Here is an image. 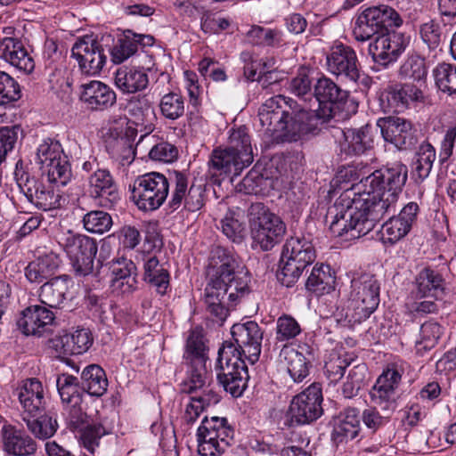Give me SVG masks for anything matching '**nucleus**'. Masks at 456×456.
I'll list each match as a JSON object with an SVG mask.
<instances>
[{
  "label": "nucleus",
  "mask_w": 456,
  "mask_h": 456,
  "mask_svg": "<svg viewBox=\"0 0 456 456\" xmlns=\"http://www.w3.org/2000/svg\"><path fill=\"white\" fill-rule=\"evenodd\" d=\"M53 320L54 315L52 311L40 305H32L22 312L17 326L25 335L41 336Z\"/></svg>",
  "instance_id": "29"
},
{
  "label": "nucleus",
  "mask_w": 456,
  "mask_h": 456,
  "mask_svg": "<svg viewBox=\"0 0 456 456\" xmlns=\"http://www.w3.org/2000/svg\"><path fill=\"white\" fill-rule=\"evenodd\" d=\"M233 433L225 418L205 417L197 431L199 453L201 456L222 454L230 446Z\"/></svg>",
  "instance_id": "10"
},
{
  "label": "nucleus",
  "mask_w": 456,
  "mask_h": 456,
  "mask_svg": "<svg viewBox=\"0 0 456 456\" xmlns=\"http://www.w3.org/2000/svg\"><path fill=\"white\" fill-rule=\"evenodd\" d=\"M401 373L395 368H387L378 378L370 391L372 406L365 409L361 419L364 425L376 431L385 426L395 408V390L401 381Z\"/></svg>",
  "instance_id": "6"
},
{
  "label": "nucleus",
  "mask_w": 456,
  "mask_h": 456,
  "mask_svg": "<svg viewBox=\"0 0 456 456\" xmlns=\"http://www.w3.org/2000/svg\"><path fill=\"white\" fill-rule=\"evenodd\" d=\"M170 177L158 172H151L138 176L133 186L132 197L137 207L143 211L158 209L166 201Z\"/></svg>",
  "instance_id": "9"
},
{
  "label": "nucleus",
  "mask_w": 456,
  "mask_h": 456,
  "mask_svg": "<svg viewBox=\"0 0 456 456\" xmlns=\"http://www.w3.org/2000/svg\"><path fill=\"white\" fill-rule=\"evenodd\" d=\"M378 126L385 141L393 143L400 150H407L415 145L417 140L411 123L398 117H387L379 119Z\"/></svg>",
  "instance_id": "22"
},
{
  "label": "nucleus",
  "mask_w": 456,
  "mask_h": 456,
  "mask_svg": "<svg viewBox=\"0 0 456 456\" xmlns=\"http://www.w3.org/2000/svg\"><path fill=\"white\" fill-rule=\"evenodd\" d=\"M37 159L40 169L48 181L59 185H66L71 178V170L62 147L58 141L46 139L37 150Z\"/></svg>",
  "instance_id": "12"
},
{
  "label": "nucleus",
  "mask_w": 456,
  "mask_h": 456,
  "mask_svg": "<svg viewBox=\"0 0 456 456\" xmlns=\"http://www.w3.org/2000/svg\"><path fill=\"white\" fill-rule=\"evenodd\" d=\"M398 76L402 79L426 81L428 67L425 59L416 53L409 54L399 67Z\"/></svg>",
  "instance_id": "49"
},
{
  "label": "nucleus",
  "mask_w": 456,
  "mask_h": 456,
  "mask_svg": "<svg viewBox=\"0 0 456 456\" xmlns=\"http://www.w3.org/2000/svg\"><path fill=\"white\" fill-rule=\"evenodd\" d=\"M155 39L151 35L137 34L130 29L124 31L122 37L118 38L114 46L110 50L111 61L119 64L133 56L139 46H151Z\"/></svg>",
  "instance_id": "27"
},
{
  "label": "nucleus",
  "mask_w": 456,
  "mask_h": 456,
  "mask_svg": "<svg viewBox=\"0 0 456 456\" xmlns=\"http://www.w3.org/2000/svg\"><path fill=\"white\" fill-rule=\"evenodd\" d=\"M56 387L63 403H82L85 392L83 387L79 386L77 377L61 374L56 379Z\"/></svg>",
  "instance_id": "48"
},
{
  "label": "nucleus",
  "mask_w": 456,
  "mask_h": 456,
  "mask_svg": "<svg viewBox=\"0 0 456 456\" xmlns=\"http://www.w3.org/2000/svg\"><path fill=\"white\" fill-rule=\"evenodd\" d=\"M148 84V75L142 69L123 66L116 71L115 85L125 94L144 90Z\"/></svg>",
  "instance_id": "39"
},
{
  "label": "nucleus",
  "mask_w": 456,
  "mask_h": 456,
  "mask_svg": "<svg viewBox=\"0 0 456 456\" xmlns=\"http://www.w3.org/2000/svg\"><path fill=\"white\" fill-rule=\"evenodd\" d=\"M19 131V126L0 128V164L5 159L7 153L13 149L18 140Z\"/></svg>",
  "instance_id": "63"
},
{
  "label": "nucleus",
  "mask_w": 456,
  "mask_h": 456,
  "mask_svg": "<svg viewBox=\"0 0 456 456\" xmlns=\"http://www.w3.org/2000/svg\"><path fill=\"white\" fill-rule=\"evenodd\" d=\"M402 23L401 16L392 7L373 6L358 16L353 33L357 41L364 42L384 33L387 27H400Z\"/></svg>",
  "instance_id": "11"
},
{
  "label": "nucleus",
  "mask_w": 456,
  "mask_h": 456,
  "mask_svg": "<svg viewBox=\"0 0 456 456\" xmlns=\"http://www.w3.org/2000/svg\"><path fill=\"white\" fill-rule=\"evenodd\" d=\"M59 244L69 257L77 273L87 275L93 272L94 260L97 253L95 240L68 231L61 236Z\"/></svg>",
  "instance_id": "13"
},
{
  "label": "nucleus",
  "mask_w": 456,
  "mask_h": 456,
  "mask_svg": "<svg viewBox=\"0 0 456 456\" xmlns=\"http://www.w3.org/2000/svg\"><path fill=\"white\" fill-rule=\"evenodd\" d=\"M417 298L435 297L444 291V279L436 270L423 268L415 279Z\"/></svg>",
  "instance_id": "41"
},
{
  "label": "nucleus",
  "mask_w": 456,
  "mask_h": 456,
  "mask_svg": "<svg viewBox=\"0 0 456 456\" xmlns=\"http://www.w3.org/2000/svg\"><path fill=\"white\" fill-rule=\"evenodd\" d=\"M83 224L86 231L102 234L110 230L113 222L109 213L102 210H93L84 216Z\"/></svg>",
  "instance_id": "55"
},
{
  "label": "nucleus",
  "mask_w": 456,
  "mask_h": 456,
  "mask_svg": "<svg viewBox=\"0 0 456 456\" xmlns=\"http://www.w3.org/2000/svg\"><path fill=\"white\" fill-rule=\"evenodd\" d=\"M20 98V89L17 81L0 70V106H5Z\"/></svg>",
  "instance_id": "58"
},
{
  "label": "nucleus",
  "mask_w": 456,
  "mask_h": 456,
  "mask_svg": "<svg viewBox=\"0 0 456 456\" xmlns=\"http://www.w3.org/2000/svg\"><path fill=\"white\" fill-rule=\"evenodd\" d=\"M71 55L87 75L99 74L107 60L102 45L91 36L78 39L72 46Z\"/></svg>",
  "instance_id": "20"
},
{
  "label": "nucleus",
  "mask_w": 456,
  "mask_h": 456,
  "mask_svg": "<svg viewBox=\"0 0 456 456\" xmlns=\"http://www.w3.org/2000/svg\"><path fill=\"white\" fill-rule=\"evenodd\" d=\"M0 58L25 73L32 72L35 68L34 61L22 43L13 37L0 41Z\"/></svg>",
  "instance_id": "30"
},
{
  "label": "nucleus",
  "mask_w": 456,
  "mask_h": 456,
  "mask_svg": "<svg viewBox=\"0 0 456 456\" xmlns=\"http://www.w3.org/2000/svg\"><path fill=\"white\" fill-rule=\"evenodd\" d=\"M370 126L366 125L360 128L338 130L342 139L338 142L339 154L352 157L363 154L371 148Z\"/></svg>",
  "instance_id": "26"
},
{
  "label": "nucleus",
  "mask_w": 456,
  "mask_h": 456,
  "mask_svg": "<svg viewBox=\"0 0 456 456\" xmlns=\"http://www.w3.org/2000/svg\"><path fill=\"white\" fill-rule=\"evenodd\" d=\"M301 333V328L296 319L283 314L276 322V340L287 342Z\"/></svg>",
  "instance_id": "60"
},
{
  "label": "nucleus",
  "mask_w": 456,
  "mask_h": 456,
  "mask_svg": "<svg viewBox=\"0 0 456 456\" xmlns=\"http://www.w3.org/2000/svg\"><path fill=\"white\" fill-rule=\"evenodd\" d=\"M348 93L338 86L332 79L322 77L314 85V105L330 104L335 105L346 100Z\"/></svg>",
  "instance_id": "38"
},
{
  "label": "nucleus",
  "mask_w": 456,
  "mask_h": 456,
  "mask_svg": "<svg viewBox=\"0 0 456 456\" xmlns=\"http://www.w3.org/2000/svg\"><path fill=\"white\" fill-rule=\"evenodd\" d=\"M314 86L308 74L305 69H301L298 73L290 80L289 89L291 94L297 97L304 99L305 101L313 100L312 89Z\"/></svg>",
  "instance_id": "61"
},
{
  "label": "nucleus",
  "mask_w": 456,
  "mask_h": 456,
  "mask_svg": "<svg viewBox=\"0 0 456 456\" xmlns=\"http://www.w3.org/2000/svg\"><path fill=\"white\" fill-rule=\"evenodd\" d=\"M409 44V36L387 29L370 44L369 53L376 64L387 68L397 61Z\"/></svg>",
  "instance_id": "15"
},
{
  "label": "nucleus",
  "mask_w": 456,
  "mask_h": 456,
  "mask_svg": "<svg viewBox=\"0 0 456 456\" xmlns=\"http://www.w3.org/2000/svg\"><path fill=\"white\" fill-rule=\"evenodd\" d=\"M28 429L37 437L42 440L50 438L57 429V422L51 416L43 413L31 414L22 417Z\"/></svg>",
  "instance_id": "47"
},
{
  "label": "nucleus",
  "mask_w": 456,
  "mask_h": 456,
  "mask_svg": "<svg viewBox=\"0 0 456 456\" xmlns=\"http://www.w3.org/2000/svg\"><path fill=\"white\" fill-rule=\"evenodd\" d=\"M335 276L329 265H314L308 276L305 288L308 291L321 296L330 293L334 289Z\"/></svg>",
  "instance_id": "43"
},
{
  "label": "nucleus",
  "mask_w": 456,
  "mask_h": 456,
  "mask_svg": "<svg viewBox=\"0 0 456 456\" xmlns=\"http://www.w3.org/2000/svg\"><path fill=\"white\" fill-rule=\"evenodd\" d=\"M60 264L59 256L51 252L30 262L25 269V275L30 282L40 283L52 276Z\"/></svg>",
  "instance_id": "40"
},
{
  "label": "nucleus",
  "mask_w": 456,
  "mask_h": 456,
  "mask_svg": "<svg viewBox=\"0 0 456 456\" xmlns=\"http://www.w3.org/2000/svg\"><path fill=\"white\" fill-rule=\"evenodd\" d=\"M435 159L434 147L430 143L423 142L419 146L412 162L413 176L420 182L426 179L431 172Z\"/></svg>",
  "instance_id": "46"
},
{
  "label": "nucleus",
  "mask_w": 456,
  "mask_h": 456,
  "mask_svg": "<svg viewBox=\"0 0 456 456\" xmlns=\"http://www.w3.org/2000/svg\"><path fill=\"white\" fill-rule=\"evenodd\" d=\"M328 70L343 78L356 82L360 77L359 62L355 51L348 45L338 44L327 55Z\"/></svg>",
  "instance_id": "21"
},
{
  "label": "nucleus",
  "mask_w": 456,
  "mask_h": 456,
  "mask_svg": "<svg viewBox=\"0 0 456 456\" xmlns=\"http://www.w3.org/2000/svg\"><path fill=\"white\" fill-rule=\"evenodd\" d=\"M253 162L251 140L244 126L230 132L228 145L213 151L208 162L211 177L237 176Z\"/></svg>",
  "instance_id": "5"
},
{
  "label": "nucleus",
  "mask_w": 456,
  "mask_h": 456,
  "mask_svg": "<svg viewBox=\"0 0 456 456\" xmlns=\"http://www.w3.org/2000/svg\"><path fill=\"white\" fill-rule=\"evenodd\" d=\"M315 257V249L309 240L305 237L288 239L283 245L277 279L282 285L292 287L303 271L314 262Z\"/></svg>",
  "instance_id": "7"
},
{
  "label": "nucleus",
  "mask_w": 456,
  "mask_h": 456,
  "mask_svg": "<svg viewBox=\"0 0 456 456\" xmlns=\"http://www.w3.org/2000/svg\"><path fill=\"white\" fill-rule=\"evenodd\" d=\"M361 429L360 412L355 408H346L338 416L331 434L336 444L353 440Z\"/></svg>",
  "instance_id": "33"
},
{
  "label": "nucleus",
  "mask_w": 456,
  "mask_h": 456,
  "mask_svg": "<svg viewBox=\"0 0 456 456\" xmlns=\"http://www.w3.org/2000/svg\"><path fill=\"white\" fill-rule=\"evenodd\" d=\"M172 186L168 208L178 209L182 204L191 212L200 210L204 206V189L201 184L192 183L188 189V176L180 171L170 174Z\"/></svg>",
  "instance_id": "16"
},
{
  "label": "nucleus",
  "mask_w": 456,
  "mask_h": 456,
  "mask_svg": "<svg viewBox=\"0 0 456 456\" xmlns=\"http://www.w3.org/2000/svg\"><path fill=\"white\" fill-rule=\"evenodd\" d=\"M186 354L191 364L207 363V347L200 333L193 331L190 334L186 344Z\"/></svg>",
  "instance_id": "59"
},
{
  "label": "nucleus",
  "mask_w": 456,
  "mask_h": 456,
  "mask_svg": "<svg viewBox=\"0 0 456 456\" xmlns=\"http://www.w3.org/2000/svg\"><path fill=\"white\" fill-rule=\"evenodd\" d=\"M322 394L318 385H312L296 395L286 413L289 426L312 423L321 417Z\"/></svg>",
  "instance_id": "14"
},
{
  "label": "nucleus",
  "mask_w": 456,
  "mask_h": 456,
  "mask_svg": "<svg viewBox=\"0 0 456 456\" xmlns=\"http://www.w3.org/2000/svg\"><path fill=\"white\" fill-rule=\"evenodd\" d=\"M419 210V205L416 202H409L402 208L397 216H390L382 226L383 239L395 244L405 237L416 221Z\"/></svg>",
  "instance_id": "24"
},
{
  "label": "nucleus",
  "mask_w": 456,
  "mask_h": 456,
  "mask_svg": "<svg viewBox=\"0 0 456 456\" xmlns=\"http://www.w3.org/2000/svg\"><path fill=\"white\" fill-rule=\"evenodd\" d=\"M222 232L232 242L240 243L246 237V224L241 211L229 209L220 220Z\"/></svg>",
  "instance_id": "44"
},
{
  "label": "nucleus",
  "mask_w": 456,
  "mask_h": 456,
  "mask_svg": "<svg viewBox=\"0 0 456 456\" xmlns=\"http://www.w3.org/2000/svg\"><path fill=\"white\" fill-rule=\"evenodd\" d=\"M350 354H340L337 352L330 354L324 364V373L330 383H337L345 374V370L352 363Z\"/></svg>",
  "instance_id": "51"
},
{
  "label": "nucleus",
  "mask_w": 456,
  "mask_h": 456,
  "mask_svg": "<svg viewBox=\"0 0 456 456\" xmlns=\"http://www.w3.org/2000/svg\"><path fill=\"white\" fill-rule=\"evenodd\" d=\"M106 149L111 159L121 166H129L135 158L134 138L131 134L114 136L112 134L106 141Z\"/></svg>",
  "instance_id": "37"
},
{
  "label": "nucleus",
  "mask_w": 456,
  "mask_h": 456,
  "mask_svg": "<svg viewBox=\"0 0 456 456\" xmlns=\"http://www.w3.org/2000/svg\"><path fill=\"white\" fill-rule=\"evenodd\" d=\"M88 193L103 208H111L119 200L118 191L109 170L96 168L88 177Z\"/></svg>",
  "instance_id": "23"
},
{
  "label": "nucleus",
  "mask_w": 456,
  "mask_h": 456,
  "mask_svg": "<svg viewBox=\"0 0 456 456\" xmlns=\"http://www.w3.org/2000/svg\"><path fill=\"white\" fill-rule=\"evenodd\" d=\"M93 344V336L88 329L78 328L71 333L64 334L54 342L56 350L63 355H75L86 353Z\"/></svg>",
  "instance_id": "34"
},
{
  "label": "nucleus",
  "mask_w": 456,
  "mask_h": 456,
  "mask_svg": "<svg viewBox=\"0 0 456 456\" xmlns=\"http://www.w3.org/2000/svg\"><path fill=\"white\" fill-rule=\"evenodd\" d=\"M18 397L22 407L21 417L45 411L43 386L37 379L26 380L20 387Z\"/></svg>",
  "instance_id": "32"
},
{
  "label": "nucleus",
  "mask_w": 456,
  "mask_h": 456,
  "mask_svg": "<svg viewBox=\"0 0 456 456\" xmlns=\"http://www.w3.org/2000/svg\"><path fill=\"white\" fill-rule=\"evenodd\" d=\"M2 436L3 448L10 455L30 456L37 451V443L28 435L12 426L4 427Z\"/></svg>",
  "instance_id": "31"
},
{
  "label": "nucleus",
  "mask_w": 456,
  "mask_h": 456,
  "mask_svg": "<svg viewBox=\"0 0 456 456\" xmlns=\"http://www.w3.org/2000/svg\"><path fill=\"white\" fill-rule=\"evenodd\" d=\"M368 369L365 364H357L348 372L346 379L342 386V394L346 398L357 395L361 387L365 384Z\"/></svg>",
  "instance_id": "54"
},
{
  "label": "nucleus",
  "mask_w": 456,
  "mask_h": 456,
  "mask_svg": "<svg viewBox=\"0 0 456 456\" xmlns=\"http://www.w3.org/2000/svg\"><path fill=\"white\" fill-rule=\"evenodd\" d=\"M14 178L19 191L38 208L49 210L60 206V196L53 188L45 186L36 176L16 168Z\"/></svg>",
  "instance_id": "17"
},
{
  "label": "nucleus",
  "mask_w": 456,
  "mask_h": 456,
  "mask_svg": "<svg viewBox=\"0 0 456 456\" xmlns=\"http://www.w3.org/2000/svg\"><path fill=\"white\" fill-rule=\"evenodd\" d=\"M80 99L88 109L103 110L116 102L117 96L109 86L101 81L93 80L81 85Z\"/></svg>",
  "instance_id": "28"
},
{
  "label": "nucleus",
  "mask_w": 456,
  "mask_h": 456,
  "mask_svg": "<svg viewBox=\"0 0 456 456\" xmlns=\"http://www.w3.org/2000/svg\"><path fill=\"white\" fill-rule=\"evenodd\" d=\"M250 42L254 45H265L269 46L279 45L282 41V35L280 31L264 28L259 26H253L247 34Z\"/></svg>",
  "instance_id": "57"
},
{
  "label": "nucleus",
  "mask_w": 456,
  "mask_h": 456,
  "mask_svg": "<svg viewBox=\"0 0 456 456\" xmlns=\"http://www.w3.org/2000/svg\"><path fill=\"white\" fill-rule=\"evenodd\" d=\"M436 86L449 95L456 94V67L452 64L442 62L433 69Z\"/></svg>",
  "instance_id": "50"
},
{
  "label": "nucleus",
  "mask_w": 456,
  "mask_h": 456,
  "mask_svg": "<svg viewBox=\"0 0 456 456\" xmlns=\"http://www.w3.org/2000/svg\"><path fill=\"white\" fill-rule=\"evenodd\" d=\"M280 359L286 364L293 380L300 382L308 375V364L314 359V354L306 344L299 345L297 348L285 345L281 350Z\"/></svg>",
  "instance_id": "25"
},
{
  "label": "nucleus",
  "mask_w": 456,
  "mask_h": 456,
  "mask_svg": "<svg viewBox=\"0 0 456 456\" xmlns=\"http://www.w3.org/2000/svg\"><path fill=\"white\" fill-rule=\"evenodd\" d=\"M161 114L169 120H175L184 113L183 98L175 93H168L162 96L159 102Z\"/></svg>",
  "instance_id": "56"
},
{
  "label": "nucleus",
  "mask_w": 456,
  "mask_h": 456,
  "mask_svg": "<svg viewBox=\"0 0 456 456\" xmlns=\"http://www.w3.org/2000/svg\"><path fill=\"white\" fill-rule=\"evenodd\" d=\"M84 392L94 396H102L108 387L105 371L99 365L92 364L86 367L81 374Z\"/></svg>",
  "instance_id": "45"
},
{
  "label": "nucleus",
  "mask_w": 456,
  "mask_h": 456,
  "mask_svg": "<svg viewBox=\"0 0 456 456\" xmlns=\"http://www.w3.org/2000/svg\"><path fill=\"white\" fill-rule=\"evenodd\" d=\"M408 177V168L401 162H395L387 167L375 170L370 175L361 180L364 188L392 192L398 199Z\"/></svg>",
  "instance_id": "18"
},
{
  "label": "nucleus",
  "mask_w": 456,
  "mask_h": 456,
  "mask_svg": "<svg viewBox=\"0 0 456 456\" xmlns=\"http://www.w3.org/2000/svg\"><path fill=\"white\" fill-rule=\"evenodd\" d=\"M352 299L370 305V307L379 304V283L374 275L363 273L354 278L351 282Z\"/></svg>",
  "instance_id": "36"
},
{
  "label": "nucleus",
  "mask_w": 456,
  "mask_h": 456,
  "mask_svg": "<svg viewBox=\"0 0 456 456\" xmlns=\"http://www.w3.org/2000/svg\"><path fill=\"white\" fill-rule=\"evenodd\" d=\"M398 199L392 192L364 188L363 192L346 191L329 209L330 230L335 237L352 240L368 234L377 222L395 214Z\"/></svg>",
  "instance_id": "1"
},
{
  "label": "nucleus",
  "mask_w": 456,
  "mask_h": 456,
  "mask_svg": "<svg viewBox=\"0 0 456 456\" xmlns=\"http://www.w3.org/2000/svg\"><path fill=\"white\" fill-rule=\"evenodd\" d=\"M380 105L385 112L401 113L412 102H423L424 93L412 83L388 86L380 95Z\"/></svg>",
  "instance_id": "19"
},
{
  "label": "nucleus",
  "mask_w": 456,
  "mask_h": 456,
  "mask_svg": "<svg viewBox=\"0 0 456 456\" xmlns=\"http://www.w3.org/2000/svg\"><path fill=\"white\" fill-rule=\"evenodd\" d=\"M209 382V374L206 363L191 364L189 379L181 384V391L193 394L201 390Z\"/></svg>",
  "instance_id": "53"
},
{
  "label": "nucleus",
  "mask_w": 456,
  "mask_h": 456,
  "mask_svg": "<svg viewBox=\"0 0 456 456\" xmlns=\"http://www.w3.org/2000/svg\"><path fill=\"white\" fill-rule=\"evenodd\" d=\"M143 280L155 289L161 296L165 295L170 285V275L163 264H160L156 256L147 254L142 257Z\"/></svg>",
  "instance_id": "35"
},
{
  "label": "nucleus",
  "mask_w": 456,
  "mask_h": 456,
  "mask_svg": "<svg viewBox=\"0 0 456 456\" xmlns=\"http://www.w3.org/2000/svg\"><path fill=\"white\" fill-rule=\"evenodd\" d=\"M265 134L277 142H297L308 135L317 134L322 117L309 107L293 99L275 95L267 99L258 111Z\"/></svg>",
  "instance_id": "4"
},
{
  "label": "nucleus",
  "mask_w": 456,
  "mask_h": 456,
  "mask_svg": "<svg viewBox=\"0 0 456 456\" xmlns=\"http://www.w3.org/2000/svg\"><path fill=\"white\" fill-rule=\"evenodd\" d=\"M377 307L378 306L370 308V305H366L362 302H356L352 299L351 307L346 314V320L348 325L350 327H354L356 324H360L363 321L367 320Z\"/></svg>",
  "instance_id": "62"
},
{
  "label": "nucleus",
  "mask_w": 456,
  "mask_h": 456,
  "mask_svg": "<svg viewBox=\"0 0 456 456\" xmlns=\"http://www.w3.org/2000/svg\"><path fill=\"white\" fill-rule=\"evenodd\" d=\"M248 217L252 239L263 250L272 249L286 233L284 222L261 202L250 205Z\"/></svg>",
  "instance_id": "8"
},
{
  "label": "nucleus",
  "mask_w": 456,
  "mask_h": 456,
  "mask_svg": "<svg viewBox=\"0 0 456 456\" xmlns=\"http://www.w3.org/2000/svg\"><path fill=\"white\" fill-rule=\"evenodd\" d=\"M105 434V428L102 425H89L81 434V443L86 449L94 453L99 445V440Z\"/></svg>",
  "instance_id": "64"
},
{
  "label": "nucleus",
  "mask_w": 456,
  "mask_h": 456,
  "mask_svg": "<svg viewBox=\"0 0 456 456\" xmlns=\"http://www.w3.org/2000/svg\"><path fill=\"white\" fill-rule=\"evenodd\" d=\"M210 280L205 289V305L208 312L219 321H224L228 308L224 297L232 304L250 291L248 271L232 251L216 247L211 252L209 262Z\"/></svg>",
  "instance_id": "3"
},
{
  "label": "nucleus",
  "mask_w": 456,
  "mask_h": 456,
  "mask_svg": "<svg viewBox=\"0 0 456 456\" xmlns=\"http://www.w3.org/2000/svg\"><path fill=\"white\" fill-rule=\"evenodd\" d=\"M231 334L234 343L225 341L218 350L217 379L233 397L242 395L248 379L247 359L254 364L259 359L264 331L254 321L233 324Z\"/></svg>",
  "instance_id": "2"
},
{
  "label": "nucleus",
  "mask_w": 456,
  "mask_h": 456,
  "mask_svg": "<svg viewBox=\"0 0 456 456\" xmlns=\"http://www.w3.org/2000/svg\"><path fill=\"white\" fill-rule=\"evenodd\" d=\"M69 289L68 276H58L51 279L40 288L39 298L42 304L55 308L65 299Z\"/></svg>",
  "instance_id": "42"
},
{
  "label": "nucleus",
  "mask_w": 456,
  "mask_h": 456,
  "mask_svg": "<svg viewBox=\"0 0 456 456\" xmlns=\"http://www.w3.org/2000/svg\"><path fill=\"white\" fill-rule=\"evenodd\" d=\"M444 333V328L436 322L428 321L419 328V339L416 341L418 351H428L437 344Z\"/></svg>",
  "instance_id": "52"
}]
</instances>
